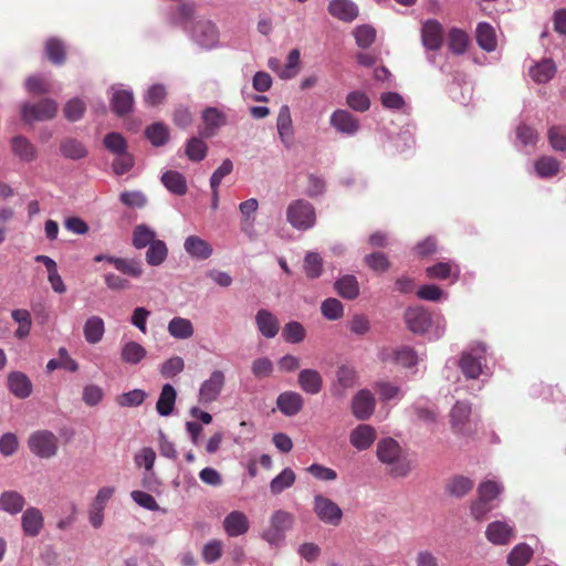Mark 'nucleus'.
<instances>
[{"label":"nucleus","mask_w":566,"mask_h":566,"mask_svg":"<svg viewBox=\"0 0 566 566\" xmlns=\"http://www.w3.org/2000/svg\"><path fill=\"white\" fill-rule=\"evenodd\" d=\"M202 138L193 136L186 143L185 154L191 161L199 163L207 156L208 146Z\"/></svg>","instance_id":"obj_57"},{"label":"nucleus","mask_w":566,"mask_h":566,"mask_svg":"<svg viewBox=\"0 0 566 566\" xmlns=\"http://www.w3.org/2000/svg\"><path fill=\"white\" fill-rule=\"evenodd\" d=\"M255 324L261 335L266 338H274L280 331V322L277 317L265 308H261L256 312Z\"/></svg>","instance_id":"obj_25"},{"label":"nucleus","mask_w":566,"mask_h":566,"mask_svg":"<svg viewBox=\"0 0 566 566\" xmlns=\"http://www.w3.org/2000/svg\"><path fill=\"white\" fill-rule=\"evenodd\" d=\"M443 28L440 22L429 19L421 27V43L427 51H438L442 46Z\"/></svg>","instance_id":"obj_20"},{"label":"nucleus","mask_w":566,"mask_h":566,"mask_svg":"<svg viewBox=\"0 0 566 566\" xmlns=\"http://www.w3.org/2000/svg\"><path fill=\"white\" fill-rule=\"evenodd\" d=\"M11 149L21 161L32 163L38 158L36 147L24 136L17 135L11 139Z\"/></svg>","instance_id":"obj_28"},{"label":"nucleus","mask_w":566,"mask_h":566,"mask_svg":"<svg viewBox=\"0 0 566 566\" xmlns=\"http://www.w3.org/2000/svg\"><path fill=\"white\" fill-rule=\"evenodd\" d=\"M475 38L478 45L486 51L493 52L496 49L497 40L494 28L488 22H480L476 25Z\"/></svg>","instance_id":"obj_40"},{"label":"nucleus","mask_w":566,"mask_h":566,"mask_svg":"<svg viewBox=\"0 0 566 566\" xmlns=\"http://www.w3.org/2000/svg\"><path fill=\"white\" fill-rule=\"evenodd\" d=\"M326 181L323 176L316 174H308L306 176V187L304 193L310 198H317L325 193Z\"/></svg>","instance_id":"obj_63"},{"label":"nucleus","mask_w":566,"mask_h":566,"mask_svg":"<svg viewBox=\"0 0 566 566\" xmlns=\"http://www.w3.org/2000/svg\"><path fill=\"white\" fill-rule=\"evenodd\" d=\"M249 527L248 516L241 511H232L223 520L224 532L230 537L244 535Z\"/></svg>","instance_id":"obj_24"},{"label":"nucleus","mask_w":566,"mask_h":566,"mask_svg":"<svg viewBox=\"0 0 566 566\" xmlns=\"http://www.w3.org/2000/svg\"><path fill=\"white\" fill-rule=\"evenodd\" d=\"M276 129L282 144L290 148L293 138V126L290 107L287 105L281 106L276 118Z\"/></svg>","instance_id":"obj_32"},{"label":"nucleus","mask_w":566,"mask_h":566,"mask_svg":"<svg viewBox=\"0 0 566 566\" xmlns=\"http://www.w3.org/2000/svg\"><path fill=\"white\" fill-rule=\"evenodd\" d=\"M190 41L202 50H213L220 45V32L217 24L205 17L193 20L186 33Z\"/></svg>","instance_id":"obj_4"},{"label":"nucleus","mask_w":566,"mask_h":566,"mask_svg":"<svg viewBox=\"0 0 566 566\" xmlns=\"http://www.w3.org/2000/svg\"><path fill=\"white\" fill-rule=\"evenodd\" d=\"M146 251V262L150 266L161 265L168 256V248L165 241L156 240Z\"/></svg>","instance_id":"obj_53"},{"label":"nucleus","mask_w":566,"mask_h":566,"mask_svg":"<svg viewBox=\"0 0 566 566\" xmlns=\"http://www.w3.org/2000/svg\"><path fill=\"white\" fill-rule=\"evenodd\" d=\"M559 161L549 156H543L534 163L536 175L542 179H548L559 171Z\"/></svg>","instance_id":"obj_56"},{"label":"nucleus","mask_w":566,"mask_h":566,"mask_svg":"<svg viewBox=\"0 0 566 566\" xmlns=\"http://www.w3.org/2000/svg\"><path fill=\"white\" fill-rule=\"evenodd\" d=\"M533 548L526 543L515 545L506 557L510 566H525L532 558Z\"/></svg>","instance_id":"obj_50"},{"label":"nucleus","mask_w":566,"mask_h":566,"mask_svg":"<svg viewBox=\"0 0 566 566\" xmlns=\"http://www.w3.org/2000/svg\"><path fill=\"white\" fill-rule=\"evenodd\" d=\"M44 526L42 512L34 506H30L22 512L21 527L23 534L28 537H36Z\"/></svg>","instance_id":"obj_22"},{"label":"nucleus","mask_w":566,"mask_h":566,"mask_svg":"<svg viewBox=\"0 0 566 566\" xmlns=\"http://www.w3.org/2000/svg\"><path fill=\"white\" fill-rule=\"evenodd\" d=\"M199 17L196 14L195 3H180L166 10L167 21L174 27L181 28L186 33L191 28L193 20Z\"/></svg>","instance_id":"obj_11"},{"label":"nucleus","mask_w":566,"mask_h":566,"mask_svg":"<svg viewBox=\"0 0 566 566\" xmlns=\"http://www.w3.org/2000/svg\"><path fill=\"white\" fill-rule=\"evenodd\" d=\"M57 103L53 98H42L36 103L24 102L20 107L21 119L24 123L46 122L57 114Z\"/></svg>","instance_id":"obj_6"},{"label":"nucleus","mask_w":566,"mask_h":566,"mask_svg":"<svg viewBox=\"0 0 566 566\" xmlns=\"http://www.w3.org/2000/svg\"><path fill=\"white\" fill-rule=\"evenodd\" d=\"M408 329L418 335L428 334L430 340L440 339L446 332L444 325L438 324L432 327V315L422 306L408 307L403 315Z\"/></svg>","instance_id":"obj_3"},{"label":"nucleus","mask_w":566,"mask_h":566,"mask_svg":"<svg viewBox=\"0 0 566 566\" xmlns=\"http://www.w3.org/2000/svg\"><path fill=\"white\" fill-rule=\"evenodd\" d=\"M377 458L389 467V474L394 478H405L412 469L408 454L392 438L381 439L377 443Z\"/></svg>","instance_id":"obj_2"},{"label":"nucleus","mask_w":566,"mask_h":566,"mask_svg":"<svg viewBox=\"0 0 566 566\" xmlns=\"http://www.w3.org/2000/svg\"><path fill=\"white\" fill-rule=\"evenodd\" d=\"M304 272L311 280L317 279L323 273V259L317 252H307L304 258Z\"/></svg>","instance_id":"obj_59"},{"label":"nucleus","mask_w":566,"mask_h":566,"mask_svg":"<svg viewBox=\"0 0 566 566\" xmlns=\"http://www.w3.org/2000/svg\"><path fill=\"white\" fill-rule=\"evenodd\" d=\"M376 400L368 389L359 390L352 400V411L356 419L367 420L374 413Z\"/></svg>","instance_id":"obj_21"},{"label":"nucleus","mask_w":566,"mask_h":566,"mask_svg":"<svg viewBox=\"0 0 566 566\" xmlns=\"http://www.w3.org/2000/svg\"><path fill=\"white\" fill-rule=\"evenodd\" d=\"M514 532V524L506 521H494L486 526L484 534L493 545L504 546L513 539Z\"/></svg>","instance_id":"obj_18"},{"label":"nucleus","mask_w":566,"mask_h":566,"mask_svg":"<svg viewBox=\"0 0 566 566\" xmlns=\"http://www.w3.org/2000/svg\"><path fill=\"white\" fill-rule=\"evenodd\" d=\"M301 389L308 395H317L323 388L322 375L312 368L302 369L297 376Z\"/></svg>","instance_id":"obj_29"},{"label":"nucleus","mask_w":566,"mask_h":566,"mask_svg":"<svg viewBox=\"0 0 566 566\" xmlns=\"http://www.w3.org/2000/svg\"><path fill=\"white\" fill-rule=\"evenodd\" d=\"M334 289L345 300H355L359 295V283L353 274L338 277L334 283Z\"/></svg>","instance_id":"obj_41"},{"label":"nucleus","mask_w":566,"mask_h":566,"mask_svg":"<svg viewBox=\"0 0 566 566\" xmlns=\"http://www.w3.org/2000/svg\"><path fill=\"white\" fill-rule=\"evenodd\" d=\"M321 313L326 319L337 321L344 315V305L339 300L328 297L322 302Z\"/></svg>","instance_id":"obj_60"},{"label":"nucleus","mask_w":566,"mask_h":566,"mask_svg":"<svg viewBox=\"0 0 566 566\" xmlns=\"http://www.w3.org/2000/svg\"><path fill=\"white\" fill-rule=\"evenodd\" d=\"M176 400L177 390L171 384H165L156 402L157 413L161 417H169L174 411Z\"/></svg>","instance_id":"obj_34"},{"label":"nucleus","mask_w":566,"mask_h":566,"mask_svg":"<svg viewBox=\"0 0 566 566\" xmlns=\"http://www.w3.org/2000/svg\"><path fill=\"white\" fill-rule=\"evenodd\" d=\"M167 331L175 339H188L195 333L191 321L180 316H175L168 322Z\"/></svg>","instance_id":"obj_43"},{"label":"nucleus","mask_w":566,"mask_h":566,"mask_svg":"<svg viewBox=\"0 0 566 566\" xmlns=\"http://www.w3.org/2000/svg\"><path fill=\"white\" fill-rule=\"evenodd\" d=\"M24 87L29 94L45 95L53 91V84L50 75L45 73H35L25 78Z\"/></svg>","instance_id":"obj_36"},{"label":"nucleus","mask_w":566,"mask_h":566,"mask_svg":"<svg viewBox=\"0 0 566 566\" xmlns=\"http://www.w3.org/2000/svg\"><path fill=\"white\" fill-rule=\"evenodd\" d=\"M156 240V232L147 224L142 223L134 228L132 242L137 250L149 247Z\"/></svg>","instance_id":"obj_49"},{"label":"nucleus","mask_w":566,"mask_h":566,"mask_svg":"<svg viewBox=\"0 0 566 566\" xmlns=\"http://www.w3.org/2000/svg\"><path fill=\"white\" fill-rule=\"evenodd\" d=\"M60 153L64 158L71 160H81L88 155L86 146L73 137H66L60 142Z\"/></svg>","instance_id":"obj_37"},{"label":"nucleus","mask_w":566,"mask_h":566,"mask_svg":"<svg viewBox=\"0 0 566 566\" xmlns=\"http://www.w3.org/2000/svg\"><path fill=\"white\" fill-rule=\"evenodd\" d=\"M113 266L122 274L133 279L140 277L144 272L142 261L137 259L117 256L116 260H113Z\"/></svg>","instance_id":"obj_48"},{"label":"nucleus","mask_w":566,"mask_h":566,"mask_svg":"<svg viewBox=\"0 0 566 566\" xmlns=\"http://www.w3.org/2000/svg\"><path fill=\"white\" fill-rule=\"evenodd\" d=\"M489 349L490 347L484 342H472L458 359L457 365L463 377L467 381H472V385L468 386L472 395L481 391L492 376V370L488 365Z\"/></svg>","instance_id":"obj_1"},{"label":"nucleus","mask_w":566,"mask_h":566,"mask_svg":"<svg viewBox=\"0 0 566 566\" xmlns=\"http://www.w3.org/2000/svg\"><path fill=\"white\" fill-rule=\"evenodd\" d=\"M504 491L503 484L493 479L482 481L476 489V495L497 507L499 499Z\"/></svg>","instance_id":"obj_38"},{"label":"nucleus","mask_w":566,"mask_h":566,"mask_svg":"<svg viewBox=\"0 0 566 566\" xmlns=\"http://www.w3.org/2000/svg\"><path fill=\"white\" fill-rule=\"evenodd\" d=\"M161 182L176 196H184L187 192V181L185 176L176 170H168L163 174Z\"/></svg>","instance_id":"obj_46"},{"label":"nucleus","mask_w":566,"mask_h":566,"mask_svg":"<svg viewBox=\"0 0 566 566\" xmlns=\"http://www.w3.org/2000/svg\"><path fill=\"white\" fill-rule=\"evenodd\" d=\"M11 318L18 324V328L14 332V336L18 339L27 338L32 328V317L28 310L15 308L11 311Z\"/></svg>","instance_id":"obj_47"},{"label":"nucleus","mask_w":566,"mask_h":566,"mask_svg":"<svg viewBox=\"0 0 566 566\" xmlns=\"http://www.w3.org/2000/svg\"><path fill=\"white\" fill-rule=\"evenodd\" d=\"M32 453L42 459H50L57 452V437L49 430H38L28 440Z\"/></svg>","instance_id":"obj_8"},{"label":"nucleus","mask_w":566,"mask_h":566,"mask_svg":"<svg viewBox=\"0 0 566 566\" xmlns=\"http://www.w3.org/2000/svg\"><path fill=\"white\" fill-rule=\"evenodd\" d=\"M471 403L468 401H457L451 409V424L455 432L468 436L473 431V426L470 420Z\"/></svg>","instance_id":"obj_16"},{"label":"nucleus","mask_w":566,"mask_h":566,"mask_svg":"<svg viewBox=\"0 0 566 566\" xmlns=\"http://www.w3.org/2000/svg\"><path fill=\"white\" fill-rule=\"evenodd\" d=\"M87 105L85 101L78 96L70 98L63 107L64 117L71 122L75 123L81 120L86 112Z\"/></svg>","instance_id":"obj_51"},{"label":"nucleus","mask_w":566,"mask_h":566,"mask_svg":"<svg viewBox=\"0 0 566 566\" xmlns=\"http://www.w3.org/2000/svg\"><path fill=\"white\" fill-rule=\"evenodd\" d=\"M424 272L430 280H451V283H455L460 279L461 269L455 260L447 259L427 266Z\"/></svg>","instance_id":"obj_13"},{"label":"nucleus","mask_w":566,"mask_h":566,"mask_svg":"<svg viewBox=\"0 0 566 566\" xmlns=\"http://www.w3.org/2000/svg\"><path fill=\"white\" fill-rule=\"evenodd\" d=\"M328 12L332 17L344 22H352L358 15V7L352 0H331Z\"/></svg>","instance_id":"obj_26"},{"label":"nucleus","mask_w":566,"mask_h":566,"mask_svg":"<svg viewBox=\"0 0 566 566\" xmlns=\"http://www.w3.org/2000/svg\"><path fill=\"white\" fill-rule=\"evenodd\" d=\"M8 387L10 392L19 399H25L32 392L31 380L21 371H12L8 375Z\"/></svg>","instance_id":"obj_31"},{"label":"nucleus","mask_w":566,"mask_h":566,"mask_svg":"<svg viewBox=\"0 0 566 566\" xmlns=\"http://www.w3.org/2000/svg\"><path fill=\"white\" fill-rule=\"evenodd\" d=\"M557 67L552 59H543L530 69V76L538 84L549 82L556 74Z\"/></svg>","instance_id":"obj_39"},{"label":"nucleus","mask_w":566,"mask_h":566,"mask_svg":"<svg viewBox=\"0 0 566 566\" xmlns=\"http://www.w3.org/2000/svg\"><path fill=\"white\" fill-rule=\"evenodd\" d=\"M329 125L345 137L356 136L361 128L360 120L350 112L343 108H337L331 114Z\"/></svg>","instance_id":"obj_10"},{"label":"nucleus","mask_w":566,"mask_h":566,"mask_svg":"<svg viewBox=\"0 0 566 566\" xmlns=\"http://www.w3.org/2000/svg\"><path fill=\"white\" fill-rule=\"evenodd\" d=\"M25 505L24 496L18 491L9 490L0 494V511L10 515L23 512Z\"/></svg>","instance_id":"obj_33"},{"label":"nucleus","mask_w":566,"mask_h":566,"mask_svg":"<svg viewBox=\"0 0 566 566\" xmlns=\"http://www.w3.org/2000/svg\"><path fill=\"white\" fill-rule=\"evenodd\" d=\"M114 492L115 488L113 486L101 488L93 500L88 512V520L94 528H99L103 525L104 510Z\"/></svg>","instance_id":"obj_17"},{"label":"nucleus","mask_w":566,"mask_h":566,"mask_svg":"<svg viewBox=\"0 0 566 566\" xmlns=\"http://www.w3.org/2000/svg\"><path fill=\"white\" fill-rule=\"evenodd\" d=\"M474 486V481L464 475H454L446 483V493L454 499H462L469 494Z\"/></svg>","instance_id":"obj_35"},{"label":"nucleus","mask_w":566,"mask_h":566,"mask_svg":"<svg viewBox=\"0 0 566 566\" xmlns=\"http://www.w3.org/2000/svg\"><path fill=\"white\" fill-rule=\"evenodd\" d=\"M145 136L155 147L164 146L169 139V129L161 122H156L145 129Z\"/></svg>","instance_id":"obj_52"},{"label":"nucleus","mask_w":566,"mask_h":566,"mask_svg":"<svg viewBox=\"0 0 566 566\" xmlns=\"http://www.w3.org/2000/svg\"><path fill=\"white\" fill-rule=\"evenodd\" d=\"M305 328L300 322L291 321L286 323L282 331V337L286 343L300 344L305 338Z\"/></svg>","instance_id":"obj_62"},{"label":"nucleus","mask_w":566,"mask_h":566,"mask_svg":"<svg viewBox=\"0 0 566 566\" xmlns=\"http://www.w3.org/2000/svg\"><path fill=\"white\" fill-rule=\"evenodd\" d=\"M296 475L290 468L282 470L280 474L274 476L270 482V491L273 495L281 494L286 489L291 488L295 482Z\"/></svg>","instance_id":"obj_55"},{"label":"nucleus","mask_w":566,"mask_h":566,"mask_svg":"<svg viewBox=\"0 0 566 566\" xmlns=\"http://www.w3.org/2000/svg\"><path fill=\"white\" fill-rule=\"evenodd\" d=\"M313 510L317 517L325 524L338 525L343 517L342 509L331 499L316 494L314 496Z\"/></svg>","instance_id":"obj_12"},{"label":"nucleus","mask_w":566,"mask_h":566,"mask_svg":"<svg viewBox=\"0 0 566 566\" xmlns=\"http://www.w3.org/2000/svg\"><path fill=\"white\" fill-rule=\"evenodd\" d=\"M146 355V348L137 342L128 340L122 345L120 358L125 364L137 365Z\"/></svg>","instance_id":"obj_45"},{"label":"nucleus","mask_w":566,"mask_h":566,"mask_svg":"<svg viewBox=\"0 0 566 566\" xmlns=\"http://www.w3.org/2000/svg\"><path fill=\"white\" fill-rule=\"evenodd\" d=\"M449 50L455 54L461 55L467 51L468 48V35L464 31L452 28L449 32Z\"/></svg>","instance_id":"obj_61"},{"label":"nucleus","mask_w":566,"mask_h":566,"mask_svg":"<svg viewBox=\"0 0 566 566\" xmlns=\"http://www.w3.org/2000/svg\"><path fill=\"white\" fill-rule=\"evenodd\" d=\"M43 53L50 63L62 66L67 59V43L60 36H49L43 43Z\"/></svg>","instance_id":"obj_19"},{"label":"nucleus","mask_w":566,"mask_h":566,"mask_svg":"<svg viewBox=\"0 0 566 566\" xmlns=\"http://www.w3.org/2000/svg\"><path fill=\"white\" fill-rule=\"evenodd\" d=\"M103 145L115 157L128 153L127 140L118 132L107 133L103 138Z\"/></svg>","instance_id":"obj_54"},{"label":"nucleus","mask_w":566,"mask_h":566,"mask_svg":"<svg viewBox=\"0 0 566 566\" xmlns=\"http://www.w3.org/2000/svg\"><path fill=\"white\" fill-rule=\"evenodd\" d=\"M375 430L369 424H359L350 433V443L357 450H367L375 441Z\"/></svg>","instance_id":"obj_42"},{"label":"nucleus","mask_w":566,"mask_h":566,"mask_svg":"<svg viewBox=\"0 0 566 566\" xmlns=\"http://www.w3.org/2000/svg\"><path fill=\"white\" fill-rule=\"evenodd\" d=\"M304 406V398L301 394L292 390L280 394L276 398V407L286 417L297 415Z\"/></svg>","instance_id":"obj_23"},{"label":"nucleus","mask_w":566,"mask_h":566,"mask_svg":"<svg viewBox=\"0 0 566 566\" xmlns=\"http://www.w3.org/2000/svg\"><path fill=\"white\" fill-rule=\"evenodd\" d=\"M224 380L223 371L213 370L210 377L206 379L199 388V402L207 405L216 401L224 386Z\"/></svg>","instance_id":"obj_14"},{"label":"nucleus","mask_w":566,"mask_h":566,"mask_svg":"<svg viewBox=\"0 0 566 566\" xmlns=\"http://www.w3.org/2000/svg\"><path fill=\"white\" fill-rule=\"evenodd\" d=\"M83 332L88 344H97L102 340L105 333L104 321L99 316L88 317L84 323Z\"/></svg>","instance_id":"obj_44"},{"label":"nucleus","mask_w":566,"mask_h":566,"mask_svg":"<svg viewBox=\"0 0 566 566\" xmlns=\"http://www.w3.org/2000/svg\"><path fill=\"white\" fill-rule=\"evenodd\" d=\"M356 371L353 367L342 365L336 371V381L333 385V395L343 397L345 391L356 384Z\"/></svg>","instance_id":"obj_30"},{"label":"nucleus","mask_w":566,"mask_h":566,"mask_svg":"<svg viewBox=\"0 0 566 566\" xmlns=\"http://www.w3.org/2000/svg\"><path fill=\"white\" fill-rule=\"evenodd\" d=\"M109 107L117 117H125L133 112L135 97L133 90L124 84H114L111 86Z\"/></svg>","instance_id":"obj_9"},{"label":"nucleus","mask_w":566,"mask_h":566,"mask_svg":"<svg viewBox=\"0 0 566 566\" xmlns=\"http://www.w3.org/2000/svg\"><path fill=\"white\" fill-rule=\"evenodd\" d=\"M346 105L359 113H364L370 107V99L363 91H352L346 95Z\"/></svg>","instance_id":"obj_64"},{"label":"nucleus","mask_w":566,"mask_h":566,"mask_svg":"<svg viewBox=\"0 0 566 566\" xmlns=\"http://www.w3.org/2000/svg\"><path fill=\"white\" fill-rule=\"evenodd\" d=\"M202 128L199 135L203 138L214 137L229 124V116L223 107L207 106L201 112Z\"/></svg>","instance_id":"obj_7"},{"label":"nucleus","mask_w":566,"mask_h":566,"mask_svg":"<svg viewBox=\"0 0 566 566\" xmlns=\"http://www.w3.org/2000/svg\"><path fill=\"white\" fill-rule=\"evenodd\" d=\"M167 98V88L161 83L150 85L144 93L143 99L146 106L155 107L163 104Z\"/></svg>","instance_id":"obj_58"},{"label":"nucleus","mask_w":566,"mask_h":566,"mask_svg":"<svg viewBox=\"0 0 566 566\" xmlns=\"http://www.w3.org/2000/svg\"><path fill=\"white\" fill-rule=\"evenodd\" d=\"M184 249L187 254L196 260H207L213 253L211 244L198 235L187 237L184 242Z\"/></svg>","instance_id":"obj_27"},{"label":"nucleus","mask_w":566,"mask_h":566,"mask_svg":"<svg viewBox=\"0 0 566 566\" xmlns=\"http://www.w3.org/2000/svg\"><path fill=\"white\" fill-rule=\"evenodd\" d=\"M382 361H392L403 368H413L419 361L416 350L407 345L399 346L395 349H384L380 353Z\"/></svg>","instance_id":"obj_15"},{"label":"nucleus","mask_w":566,"mask_h":566,"mask_svg":"<svg viewBox=\"0 0 566 566\" xmlns=\"http://www.w3.org/2000/svg\"><path fill=\"white\" fill-rule=\"evenodd\" d=\"M286 220L296 230H310L316 223L315 208L305 199L293 200L287 206Z\"/></svg>","instance_id":"obj_5"}]
</instances>
